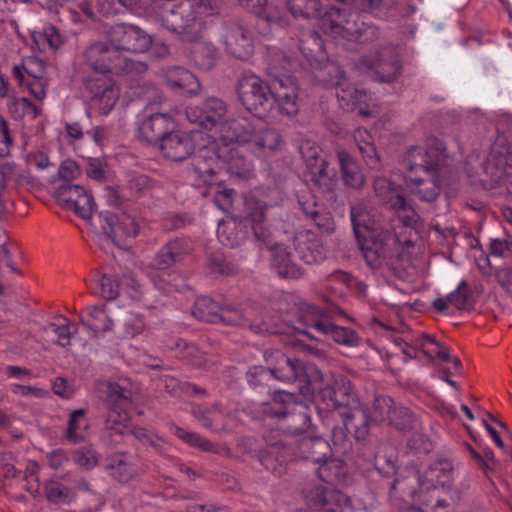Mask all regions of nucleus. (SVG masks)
<instances>
[{"label": "nucleus", "instance_id": "1", "mask_svg": "<svg viewBox=\"0 0 512 512\" xmlns=\"http://www.w3.org/2000/svg\"><path fill=\"white\" fill-rule=\"evenodd\" d=\"M446 160V148L437 138L427 139L425 147H411L404 159L409 171L406 185L410 193L422 202L436 201L441 193L439 171Z\"/></svg>", "mask_w": 512, "mask_h": 512}, {"label": "nucleus", "instance_id": "2", "mask_svg": "<svg viewBox=\"0 0 512 512\" xmlns=\"http://www.w3.org/2000/svg\"><path fill=\"white\" fill-rule=\"evenodd\" d=\"M214 15L215 4H205L204 0L160 1L155 2L151 10L155 23L184 42H196L202 38L206 19Z\"/></svg>", "mask_w": 512, "mask_h": 512}, {"label": "nucleus", "instance_id": "3", "mask_svg": "<svg viewBox=\"0 0 512 512\" xmlns=\"http://www.w3.org/2000/svg\"><path fill=\"white\" fill-rule=\"evenodd\" d=\"M220 145H243L254 155L266 158L282 144L279 132L257 118L229 119L219 123Z\"/></svg>", "mask_w": 512, "mask_h": 512}, {"label": "nucleus", "instance_id": "4", "mask_svg": "<svg viewBox=\"0 0 512 512\" xmlns=\"http://www.w3.org/2000/svg\"><path fill=\"white\" fill-rule=\"evenodd\" d=\"M321 31L334 39L337 43L365 44L376 40L379 36L378 28L364 20V16L357 12L330 8L320 19Z\"/></svg>", "mask_w": 512, "mask_h": 512}, {"label": "nucleus", "instance_id": "5", "mask_svg": "<svg viewBox=\"0 0 512 512\" xmlns=\"http://www.w3.org/2000/svg\"><path fill=\"white\" fill-rule=\"evenodd\" d=\"M320 397L327 409L338 410L342 417H347V424L356 428V439L363 440L368 435V414L361 407L352 383L344 377L337 378L332 384L327 382L320 388Z\"/></svg>", "mask_w": 512, "mask_h": 512}, {"label": "nucleus", "instance_id": "6", "mask_svg": "<svg viewBox=\"0 0 512 512\" xmlns=\"http://www.w3.org/2000/svg\"><path fill=\"white\" fill-rule=\"evenodd\" d=\"M454 476V468L449 460H439L429 466L420 474L412 469L407 475L395 479L391 486V496L401 498L403 501L420 502L421 493L429 491L437 486H445L450 483Z\"/></svg>", "mask_w": 512, "mask_h": 512}, {"label": "nucleus", "instance_id": "7", "mask_svg": "<svg viewBox=\"0 0 512 512\" xmlns=\"http://www.w3.org/2000/svg\"><path fill=\"white\" fill-rule=\"evenodd\" d=\"M83 58L89 68L101 74L140 75L147 70L145 63L134 61L120 53L108 37L107 41L91 43L85 49Z\"/></svg>", "mask_w": 512, "mask_h": 512}, {"label": "nucleus", "instance_id": "8", "mask_svg": "<svg viewBox=\"0 0 512 512\" xmlns=\"http://www.w3.org/2000/svg\"><path fill=\"white\" fill-rule=\"evenodd\" d=\"M264 412L281 418V428L292 435L307 431L311 425L310 409L303 403L297 402L294 394L286 391L277 392L273 402L264 409Z\"/></svg>", "mask_w": 512, "mask_h": 512}, {"label": "nucleus", "instance_id": "9", "mask_svg": "<svg viewBox=\"0 0 512 512\" xmlns=\"http://www.w3.org/2000/svg\"><path fill=\"white\" fill-rule=\"evenodd\" d=\"M303 317L307 327L305 334L311 339H318L317 335H322L347 347H355L359 344V337L354 330L335 325L331 320L330 313L322 308L309 305Z\"/></svg>", "mask_w": 512, "mask_h": 512}, {"label": "nucleus", "instance_id": "10", "mask_svg": "<svg viewBox=\"0 0 512 512\" xmlns=\"http://www.w3.org/2000/svg\"><path fill=\"white\" fill-rule=\"evenodd\" d=\"M105 387L107 404L105 429L111 434L129 435L132 426L127 408L132 402V393L116 382H108Z\"/></svg>", "mask_w": 512, "mask_h": 512}, {"label": "nucleus", "instance_id": "11", "mask_svg": "<svg viewBox=\"0 0 512 512\" xmlns=\"http://www.w3.org/2000/svg\"><path fill=\"white\" fill-rule=\"evenodd\" d=\"M275 363L270 367L254 366L247 373L248 381L251 385H261L263 381L270 377L274 379L291 383L301 380V361L296 358H290L280 351L271 354Z\"/></svg>", "mask_w": 512, "mask_h": 512}, {"label": "nucleus", "instance_id": "12", "mask_svg": "<svg viewBox=\"0 0 512 512\" xmlns=\"http://www.w3.org/2000/svg\"><path fill=\"white\" fill-rule=\"evenodd\" d=\"M397 238L387 229L372 230L371 233L361 238L360 248L367 264L372 268H378L388 264L394 255Z\"/></svg>", "mask_w": 512, "mask_h": 512}, {"label": "nucleus", "instance_id": "13", "mask_svg": "<svg viewBox=\"0 0 512 512\" xmlns=\"http://www.w3.org/2000/svg\"><path fill=\"white\" fill-rule=\"evenodd\" d=\"M271 90L272 81L267 84L256 75H246L239 81L237 91L248 111L261 114L272 107Z\"/></svg>", "mask_w": 512, "mask_h": 512}, {"label": "nucleus", "instance_id": "14", "mask_svg": "<svg viewBox=\"0 0 512 512\" xmlns=\"http://www.w3.org/2000/svg\"><path fill=\"white\" fill-rule=\"evenodd\" d=\"M272 78L271 99L282 114L295 116L299 111L298 84L292 76L281 77L277 65L272 63L269 68Z\"/></svg>", "mask_w": 512, "mask_h": 512}, {"label": "nucleus", "instance_id": "15", "mask_svg": "<svg viewBox=\"0 0 512 512\" xmlns=\"http://www.w3.org/2000/svg\"><path fill=\"white\" fill-rule=\"evenodd\" d=\"M107 37L120 52L142 53L151 45V37L138 26L126 23L113 25L107 32Z\"/></svg>", "mask_w": 512, "mask_h": 512}, {"label": "nucleus", "instance_id": "16", "mask_svg": "<svg viewBox=\"0 0 512 512\" xmlns=\"http://www.w3.org/2000/svg\"><path fill=\"white\" fill-rule=\"evenodd\" d=\"M220 38L227 53L237 59H248L254 52L252 33L238 22H224Z\"/></svg>", "mask_w": 512, "mask_h": 512}, {"label": "nucleus", "instance_id": "17", "mask_svg": "<svg viewBox=\"0 0 512 512\" xmlns=\"http://www.w3.org/2000/svg\"><path fill=\"white\" fill-rule=\"evenodd\" d=\"M358 68L371 74L379 82H392L400 73V64L390 48H384L374 56L364 55L359 59Z\"/></svg>", "mask_w": 512, "mask_h": 512}, {"label": "nucleus", "instance_id": "18", "mask_svg": "<svg viewBox=\"0 0 512 512\" xmlns=\"http://www.w3.org/2000/svg\"><path fill=\"white\" fill-rule=\"evenodd\" d=\"M373 188L376 197L382 204L403 213L400 218L405 226H412L416 223L417 215L402 196L399 186L385 177H375Z\"/></svg>", "mask_w": 512, "mask_h": 512}, {"label": "nucleus", "instance_id": "19", "mask_svg": "<svg viewBox=\"0 0 512 512\" xmlns=\"http://www.w3.org/2000/svg\"><path fill=\"white\" fill-rule=\"evenodd\" d=\"M84 86L89 94L91 106L100 114L108 115L119 98L116 84L107 77H87Z\"/></svg>", "mask_w": 512, "mask_h": 512}, {"label": "nucleus", "instance_id": "20", "mask_svg": "<svg viewBox=\"0 0 512 512\" xmlns=\"http://www.w3.org/2000/svg\"><path fill=\"white\" fill-rule=\"evenodd\" d=\"M306 145L301 146V153L307 166L310 167V181L324 194H330L331 197L338 185L336 171L330 168L324 159L318 161V148L309 147L308 154L305 152Z\"/></svg>", "mask_w": 512, "mask_h": 512}, {"label": "nucleus", "instance_id": "21", "mask_svg": "<svg viewBox=\"0 0 512 512\" xmlns=\"http://www.w3.org/2000/svg\"><path fill=\"white\" fill-rule=\"evenodd\" d=\"M57 195L66 209L73 210L84 220L91 218L95 207L94 199L83 187L65 183L58 188Z\"/></svg>", "mask_w": 512, "mask_h": 512}, {"label": "nucleus", "instance_id": "22", "mask_svg": "<svg viewBox=\"0 0 512 512\" xmlns=\"http://www.w3.org/2000/svg\"><path fill=\"white\" fill-rule=\"evenodd\" d=\"M307 500L311 507L323 512H343L351 507V499L342 491L319 485L310 490Z\"/></svg>", "mask_w": 512, "mask_h": 512}, {"label": "nucleus", "instance_id": "23", "mask_svg": "<svg viewBox=\"0 0 512 512\" xmlns=\"http://www.w3.org/2000/svg\"><path fill=\"white\" fill-rule=\"evenodd\" d=\"M248 150L243 145H218V156L222 169L239 178H249L253 172V165L244 152Z\"/></svg>", "mask_w": 512, "mask_h": 512}, {"label": "nucleus", "instance_id": "24", "mask_svg": "<svg viewBox=\"0 0 512 512\" xmlns=\"http://www.w3.org/2000/svg\"><path fill=\"white\" fill-rule=\"evenodd\" d=\"M225 103L215 97L206 99L200 106H189L186 117L190 123L197 124L205 129L215 127L226 114Z\"/></svg>", "mask_w": 512, "mask_h": 512}, {"label": "nucleus", "instance_id": "25", "mask_svg": "<svg viewBox=\"0 0 512 512\" xmlns=\"http://www.w3.org/2000/svg\"><path fill=\"white\" fill-rule=\"evenodd\" d=\"M222 169L218 156V147L200 149L192 159V174L198 184L212 185L217 183V170Z\"/></svg>", "mask_w": 512, "mask_h": 512}, {"label": "nucleus", "instance_id": "26", "mask_svg": "<svg viewBox=\"0 0 512 512\" xmlns=\"http://www.w3.org/2000/svg\"><path fill=\"white\" fill-rule=\"evenodd\" d=\"M99 219L106 236L115 244H118L123 237H135L138 234L139 227L129 215L121 214L117 216L105 211L99 214Z\"/></svg>", "mask_w": 512, "mask_h": 512}, {"label": "nucleus", "instance_id": "27", "mask_svg": "<svg viewBox=\"0 0 512 512\" xmlns=\"http://www.w3.org/2000/svg\"><path fill=\"white\" fill-rule=\"evenodd\" d=\"M159 148L165 158L181 162L193 154L195 146L188 133L173 129L164 136Z\"/></svg>", "mask_w": 512, "mask_h": 512}, {"label": "nucleus", "instance_id": "28", "mask_svg": "<svg viewBox=\"0 0 512 512\" xmlns=\"http://www.w3.org/2000/svg\"><path fill=\"white\" fill-rule=\"evenodd\" d=\"M174 128L175 121L170 115L155 113L141 121L138 127V137L147 144H160L164 136Z\"/></svg>", "mask_w": 512, "mask_h": 512}, {"label": "nucleus", "instance_id": "29", "mask_svg": "<svg viewBox=\"0 0 512 512\" xmlns=\"http://www.w3.org/2000/svg\"><path fill=\"white\" fill-rule=\"evenodd\" d=\"M192 246L188 239L175 238L168 241L156 253L151 266L159 271L166 270L180 263L191 252Z\"/></svg>", "mask_w": 512, "mask_h": 512}, {"label": "nucleus", "instance_id": "30", "mask_svg": "<svg viewBox=\"0 0 512 512\" xmlns=\"http://www.w3.org/2000/svg\"><path fill=\"white\" fill-rule=\"evenodd\" d=\"M265 209V205L261 202L249 198L244 201L243 214L235 215V219H238L239 223H243L245 227L251 226L255 238L258 240H265L269 235L264 225Z\"/></svg>", "mask_w": 512, "mask_h": 512}, {"label": "nucleus", "instance_id": "31", "mask_svg": "<svg viewBox=\"0 0 512 512\" xmlns=\"http://www.w3.org/2000/svg\"><path fill=\"white\" fill-rule=\"evenodd\" d=\"M296 259H298L296 253H292L285 245L278 244L272 249V267L280 277L296 279L303 274Z\"/></svg>", "mask_w": 512, "mask_h": 512}, {"label": "nucleus", "instance_id": "32", "mask_svg": "<svg viewBox=\"0 0 512 512\" xmlns=\"http://www.w3.org/2000/svg\"><path fill=\"white\" fill-rule=\"evenodd\" d=\"M81 324L89 329L94 337L109 332L114 326V322L109 316L106 305H92L80 312Z\"/></svg>", "mask_w": 512, "mask_h": 512}, {"label": "nucleus", "instance_id": "33", "mask_svg": "<svg viewBox=\"0 0 512 512\" xmlns=\"http://www.w3.org/2000/svg\"><path fill=\"white\" fill-rule=\"evenodd\" d=\"M332 447L322 437H303L297 441L295 454L303 459L321 464L331 453Z\"/></svg>", "mask_w": 512, "mask_h": 512}, {"label": "nucleus", "instance_id": "34", "mask_svg": "<svg viewBox=\"0 0 512 512\" xmlns=\"http://www.w3.org/2000/svg\"><path fill=\"white\" fill-rule=\"evenodd\" d=\"M294 246L298 259L306 264L317 263L325 257L323 247L311 233L297 234L294 238Z\"/></svg>", "mask_w": 512, "mask_h": 512}, {"label": "nucleus", "instance_id": "35", "mask_svg": "<svg viewBox=\"0 0 512 512\" xmlns=\"http://www.w3.org/2000/svg\"><path fill=\"white\" fill-rule=\"evenodd\" d=\"M165 80L174 91H180L185 96L197 95L200 90L198 79L188 70L175 67L167 71Z\"/></svg>", "mask_w": 512, "mask_h": 512}, {"label": "nucleus", "instance_id": "36", "mask_svg": "<svg viewBox=\"0 0 512 512\" xmlns=\"http://www.w3.org/2000/svg\"><path fill=\"white\" fill-rule=\"evenodd\" d=\"M343 183L352 189H361L365 177L357 161L345 150L337 152Z\"/></svg>", "mask_w": 512, "mask_h": 512}, {"label": "nucleus", "instance_id": "37", "mask_svg": "<svg viewBox=\"0 0 512 512\" xmlns=\"http://www.w3.org/2000/svg\"><path fill=\"white\" fill-rule=\"evenodd\" d=\"M336 96L340 106L345 110L359 109V113L365 117L371 116V112L362 108L366 102L367 95L365 91L357 89L347 83L346 79L341 84L335 86Z\"/></svg>", "mask_w": 512, "mask_h": 512}, {"label": "nucleus", "instance_id": "38", "mask_svg": "<svg viewBox=\"0 0 512 512\" xmlns=\"http://www.w3.org/2000/svg\"><path fill=\"white\" fill-rule=\"evenodd\" d=\"M107 470L109 475L120 483H127L141 473V469L123 453L114 454L109 458Z\"/></svg>", "mask_w": 512, "mask_h": 512}, {"label": "nucleus", "instance_id": "39", "mask_svg": "<svg viewBox=\"0 0 512 512\" xmlns=\"http://www.w3.org/2000/svg\"><path fill=\"white\" fill-rule=\"evenodd\" d=\"M317 475L325 483L341 485L347 481L348 469L341 459L326 458L317 468Z\"/></svg>", "mask_w": 512, "mask_h": 512}, {"label": "nucleus", "instance_id": "40", "mask_svg": "<svg viewBox=\"0 0 512 512\" xmlns=\"http://www.w3.org/2000/svg\"><path fill=\"white\" fill-rule=\"evenodd\" d=\"M353 138L366 165L377 169L380 165V157L370 132L364 128H358L354 131Z\"/></svg>", "mask_w": 512, "mask_h": 512}, {"label": "nucleus", "instance_id": "41", "mask_svg": "<svg viewBox=\"0 0 512 512\" xmlns=\"http://www.w3.org/2000/svg\"><path fill=\"white\" fill-rule=\"evenodd\" d=\"M191 412L194 418L207 429L220 431L228 425L223 411L217 404L212 407L196 405Z\"/></svg>", "mask_w": 512, "mask_h": 512}, {"label": "nucleus", "instance_id": "42", "mask_svg": "<svg viewBox=\"0 0 512 512\" xmlns=\"http://www.w3.org/2000/svg\"><path fill=\"white\" fill-rule=\"evenodd\" d=\"M305 217L322 229H329L330 217L314 195H303L298 201Z\"/></svg>", "mask_w": 512, "mask_h": 512}, {"label": "nucleus", "instance_id": "43", "mask_svg": "<svg viewBox=\"0 0 512 512\" xmlns=\"http://www.w3.org/2000/svg\"><path fill=\"white\" fill-rule=\"evenodd\" d=\"M353 230L358 241L368 235L372 230H380L373 215L363 206L357 205L351 208L350 212Z\"/></svg>", "mask_w": 512, "mask_h": 512}, {"label": "nucleus", "instance_id": "44", "mask_svg": "<svg viewBox=\"0 0 512 512\" xmlns=\"http://www.w3.org/2000/svg\"><path fill=\"white\" fill-rule=\"evenodd\" d=\"M193 43L192 59L194 63L203 70L213 68L218 58V50L215 45L208 41H201V38Z\"/></svg>", "mask_w": 512, "mask_h": 512}, {"label": "nucleus", "instance_id": "45", "mask_svg": "<svg viewBox=\"0 0 512 512\" xmlns=\"http://www.w3.org/2000/svg\"><path fill=\"white\" fill-rule=\"evenodd\" d=\"M44 332L56 336V342L62 347L70 345L72 336L77 332V326L63 315H59L55 322L49 323L43 328Z\"/></svg>", "mask_w": 512, "mask_h": 512}, {"label": "nucleus", "instance_id": "46", "mask_svg": "<svg viewBox=\"0 0 512 512\" xmlns=\"http://www.w3.org/2000/svg\"><path fill=\"white\" fill-rule=\"evenodd\" d=\"M221 307L209 297H199L196 299L192 315L199 321L217 324L219 323L218 314Z\"/></svg>", "mask_w": 512, "mask_h": 512}, {"label": "nucleus", "instance_id": "47", "mask_svg": "<svg viewBox=\"0 0 512 512\" xmlns=\"http://www.w3.org/2000/svg\"><path fill=\"white\" fill-rule=\"evenodd\" d=\"M395 405L393 400L384 395L376 396L370 408H364L368 414V427L371 423L390 420Z\"/></svg>", "mask_w": 512, "mask_h": 512}, {"label": "nucleus", "instance_id": "48", "mask_svg": "<svg viewBox=\"0 0 512 512\" xmlns=\"http://www.w3.org/2000/svg\"><path fill=\"white\" fill-rule=\"evenodd\" d=\"M34 41L38 46H43V50H46L47 46L51 51L55 52L65 43V37L55 26L48 25L34 35Z\"/></svg>", "mask_w": 512, "mask_h": 512}, {"label": "nucleus", "instance_id": "49", "mask_svg": "<svg viewBox=\"0 0 512 512\" xmlns=\"http://www.w3.org/2000/svg\"><path fill=\"white\" fill-rule=\"evenodd\" d=\"M86 410L83 408L73 410L70 413L68 427L65 436L72 444H78L84 439L83 429L87 427L84 423Z\"/></svg>", "mask_w": 512, "mask_h": 512}, {"label": "nucleus", "instance_id": "50", "mask_svg": "<svg viewBox=\"0 0 512 512\" xmlns=\"http://www.w3.org/2000/svg\"><path fill=\"white\" fill-rule=\"evenodd\" d=\"M286 4L295 18L310 19L318 17L320 14L319 0H287Z\"/></svg>", "mask_w": 512, "mask_h": 512}, {"label": "nucleus", "instance_id": "51", "mask_svg": "<svg viewBox=\"0 0 512 512\" xmlns=\"http://www.w3.org/2000/svg\"><path fill=\"white\" fill-rule=\"evenodd\" d=\"M361 8L376 17H388L396 11L397 0H359Z\"/></svg>", "mask_w": 512, "mask_h": 512}, {"label": "nucleus", "instance_id": "52", "mask_svg": "<svg viewBox=\"0 0 512 512\" xmlns=\"http://www.w3.org/2000/svg\"><path fill=\"white\" fill-rule=\"evenodd\" d=\"M123 283H119L113 276L103 274L97 280V289L94 294L105 300H114L119 295Z\"/></svg>", "mask_w": 512, "mask_h": 512}, {"label": "nucleus", "instance_id": "53", "mask_svg": "<svg viewBox=\"0 0 512 512\" xmlns=\"http://www.w3.org/2000/svg\"><path fill=\"white\" fill-rule=\"evenodd\" d=\"M175 435L190 446L199 448L202 451L213 453L219 452L218 447L215 444L199 434L188 432L183 428L176 427Z\"/></svg>", "mask_w": 512, "mask_h": 512}, {"label": "nucleus", "instance_id": "54", "mask_svg": "<svg viewBox=\"0 0 512 512\" xmlns=\"http://www.w3.org/2000/svg\"><path fill=\"white\" fill-rule=\"evenodd\" d=\"M255 15L270 25L285 26L288 23L284 12L278 6L267 2L255 10Z\"/></svg>", "mask_w": 512, "mask_h": 512}, {"label": "nucleus", "instance_id": "55", "mask_svg": "<svg viewBox=\"0 0 512 512\" xmlns=\"http://www.w3.org/2000/svg\"><path fill=\"white\" fill-rule=\"evenodd\" d=\"M8 111L14 116V117H24V116H31L32 119H35L40 115L41 110L38 106H36L34 103H32L28 98L22 97V98H14L9 104H8Z\"/></svg>", "mask_w": 512, "mask_h": 512}, {"label": "nucleus", "instance_id": "56", "mask_svg": "<svg viewBox=\"0 0 512 512\" xmlns=\"http://www.w3.org/2000/svg\"><path fill=\"white\" fill-rule=\"evenodd\" d=\"M348 432H353L356 437V428L347 424V417H343V425L332 429L331 440L336 452L345 453L349 449Z\"/></svg>", "mask_w": 512, "mask_h": 512}, {"label": "nucleus", "instance_id": "57", "mask_svg": "<svg viewBox=\"0 0 512 512\" xmlns=\"http://www.w3.org/2000/svg\"><path fill=\"white\" fill-rule=\"evenodd\" d=\"M389 423L397 430L409 431L415 428L416 420L411 411L406 407H394Z\"/></svg>", "mask_w": 512, "mask_h": 512}, {"label": "nucleus", "instance_id": "58", "mask_svg": "<svg viewBox=\"0 0 512 512\" xmlns=\"http://www.w3.org/2000/svg\"><path fill=\"white\" fill-rule=\"evenodd\" d=\"M73 462L85 470H92L98 465L99 457L91 447H80L72 451Z\"/></svg>", "mask_w": 512, "mask_h": 512}, {"label": "nucleus", "instance_id": "59", "mask_svg": "<svg viewBox=\"0 0 512 512\" xmlns=\"http://www.w3.org/2000/svg\"><path fill=\"white\" fill-rule=\"evenodd\" d=\"M319 79L328 86H337L345 80V74L342 68L334 62H328L321 70Z\"/></svg>", "mask_w": 512, "mask_h": 512}, {"label": "nucleus", "instance_id": "60", "mask_svg": "<svg viewBox=\"0 0 512 512\" xmlns=\"http://www.w3.org/2000/svg\"><path fill=\"white\" fill-rule=\"evenodd\" d=\"M325 375L314 364L301 362V379H304L308 384L312 385L313 390H319L325 382Z\"/></svg>", "mask_w": 512, "mask_h": 512}, {"label": "nucleus", "instance_id": "61", "mask_svg": "<svg viewBox=\"0 0 512 512\" xmlns=\"http://www.w3.org/2000/svg\"><path fill=\"white\" fill-rule=\"evenodd\" d=\"M129 434L133 435L142 444L151 446L157 451L163 447L164 442L159 436L142 427H131Z\"/></svg>", "mask_w": 512, "mask_h": 512}, {"label": "nucleus", "instance_id": "62", "mask_svg": "<svg viewBox=\"0 0 512 512\" xmlns=\"http://www.w3.org/2000/svg\"><path fill=\"white\" fill-rule=\"evenodd\" d=\"M331 278L344 283L349 289L355 291L360 297L366 296V283L354 278L351 274L343 271H336L331 275Z\"/></svg>", "mask_w": 512, "mask_h": 512}, {"label": "nucleus", "instance_id": "63", "mask_svg": "<svg viewBox=\"0 0 512 512\" xmlns=\"http://www.w3.org/2000/svg\"><path fill=\"white\" fill-rule=\"evenodd\" d=\"M124 332L123 336L125 338H134L137 335L141 334L144 330L145 324L143 319L136 314L129 313L127 314L124 320Z\"/></svg>", "mask_w": 512, "mask_h": 512}, {"label": "nucleus", "instance_id": "64", "mask_svg": "<svg viewBox=\"0 0 512 512\" xmlns=\"http://www.w3.org/2000/svg\"><path fill=\"white\" fill-rule=\"evenodd\" d=\"M469 289L468 284L465 280H462L455 291L448 295V301L450 305L457 309H465L468 303Z\"/></svg>", "mask_w": 512, "mask_h": 512}]
</instances>
